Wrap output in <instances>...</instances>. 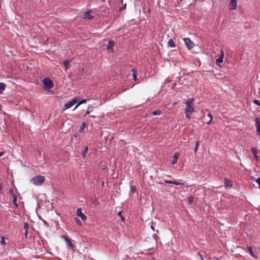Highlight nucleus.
<instances>
[{
	"label": "nucleus",
	"mask_w": 260,
	"mask_h": 260,
	"mask_svg": "<svg viewBox=\"0 0 260 260\" xmlns=\"http://www.w3.org/2000/svg\"><path fill=\"white\" fill-rule=\"evenodd\" d=\"M194 98H190L185 102L186 105L185 108V116L188 119H190L191 115L194 111Z\"/></svg>",
	"instance_id": "f257e3e1"
},
{
	"label": "nucleus",
	"mask_w": 260,
	"mask_h": 260,
	"mask_svg": "<svg viewBox=\"0 0 260 260\" xmlns=\"http://www.w3.org/2000/svg\"><path fill=\"white\" fill-rule=\"evenodd\" d=\"M43 84L44 89L45 90L49 91L54 87V84L52 80L48 78H46L43 80Z\"/></svg>",
	"instance_id": "f03ea898"
},
{
	"label": "nucleus",
	"mask_w": 260,
	"mask_h": 260,
	"mask_svg": "<svg viewBox=\"0 0 260 260\" xmlns=\"http://www.w3.org/2000/svg\"><path fill=\"white\" fill-rule=\"evenodd\" d=\"M45 177L43 176H37L31 179V182L35 185H41L45 181Z\"/></svg>",
	"instance_id": "7ed1b4c3"
},
{
	"label": "nucleus",
	"mask_w": 260,
	"mask_h": 260,
	"mask_svg": "<svg viewBox=\"0 0 260 260\" xmlns=\"http://www.w3.org/2000/svg\"><path fill=\"white\" fill-rule=\"evenodd\" d=\"M77 102H78V98H75L73 99L71 101L66 103L64 105V109H68L71 108Z\"/></svg>",
	"instance_id": "20e7f679"
},
{
	"label": "nucleus",
	"mask_w": 260,
	"mask_h": 260,
	"mask_svg": "<svg viewBox=\"0 0 260 260\" xmlns=\"http://www.w3.org/2000/svg\"><path fill=\"white\" fill-rule=\"evenodd\" d=\"M184 42L188 49H191L193 48L194 44L191 41V40L188 38H185L183 39Z\"/></svg>",
	"instance_id": "39448f33"
},
{
	"label": "nucleus",
	"mask_w": 260,
	"mask_h": 260,
	"mask_svg": "<svg viewBox=\"0 0 260 260\" xmlns=\"http://www.w3.org/2000/svg\"><path fill=\"white\" fill-rule=\"evenodd\" d=\"M76 213L77 215L80 217L82 220L85 221V220L86 219V216L82 213L81 208H78L77 210Z\"/></svg>",
	"instance_id": "423d86ee"
},
{
	"label": "nucleus",
	"mask_w": 260,
	"mask_h": 260,
	"mask_svg": "<svg viewBox=\"0 0 260 260\" xmlns=\"http://www.w3.org/2000/svg\"><path fill=\"white\" fill-rule=\"evenodd\" d=\"M237 8V0H231L229 4V9L230 10H236Z\"/></svg>",
	"instance_id": "0eeeda50"
},
{
	"label": "nucleus",
	"mask_w": 260,
	"mask_h": 260,
	"mask_svg": "<svg viewBox=\"0 0 260 260\" xmlns=\"http://www.w3.org/2000/svg\"><path fill=\"white\" fill-rule=\"evenodd\" d=\"M115 43L112 40H109L108 42V44L107 46V49L109 52H113V47H114Z\"/></svg>",
	"instance_id": "6e6552de"
},
{
	"label": "nucleus",
	"mask_w": 260,
	"mask_h": 260,
	"mask_svg": "<svg viewBox=\"0 0 260 260\" xmlns=\"http://www.w3.org/2000/svg\"><path fill=\"white\" fill-rule=\"evenodd\" d=\"M62 238L66 241V243H67L68 246L69 247V248H74V245L72 243L71 240L67 237H66V236H63Z\"/></svg>",
	"instance_id": "1a4fd4ad"
},
{
	"label": "nucleus",
	"mask_w": 260,
	"mask_h": 260,
	"mask_svg": "<svg viewBox=\"0 0 260 260\" xmlns=\"http://www.w3.org/2000/svg\"><path fill=\"white\" fill-rule=\"evenodd\" d=\"M224 185L226 188H231L233 186V182L228 178H225Z\"/></svg>",
	"instance_id": "9d476101"
},
{
	"label": "nucleus",
	"mask_w": 260,
	"mask_h": 260,
	"mask_svg": "<svg viewBox=\"0 0 260 260\" xmlns=\"http://www.w3.org/2000/svg\"><path fill=\"white\" fill-rule=\"evenodd\" d=\"M180 156V154L178 152H176L174 154V156L172 157V159L171 160V164L172 165H175L177 163V159Z\"/></svg>",
	"instance_id": "9b49d317"
},
{
	"label": "nucleus",
	"mask_w": 260,
	"mask_h": 260,
	"mask_svg": "<svg viewBox=\"0 0 260 260\" xmlns=\"http://www.w3.org/2000/svg\"><path fill=\"white\" fill-rule=\"evenodd\" d=\"M165 182L169 184H174L175 185H184V183L179 182L176 181H172L168 180H165Z\"/></svg>",
	"instance_id": "f8f14e48"
},
{
	"label": "nucleus",
	"mask_w": 260,
	"mask_h": 260,
	"mask_svg": "<svg viewBox=\"0 0 260 260\" xmlns=\"http://www.w3.org/2000/svg\"><path fill=\"white\" fill-rule=\"evenodd\" d=\"M248 252L249 253L255 258H257V255H256L253 252L252 247L251 246L248 247Z\"/></svg>",
	"instance_id": "ddd939ff"
},
{
	"label": "nucleus",
	"mask_w": 260,
	"mask_h": 260,
	"mask_svg": "<svg viewBox=\"0 0 260 260\" xmlns=\"http://www.w3.org/2000/svg\"><path fill=\"white\" fill-rule=\"evenodd\" d=\"M132 75H133V79L135 81H136L137 80V70L136 69H132Z\"/></svg>",
	"instance_id": "4468645a"
},
{
	"label": "nucleus",
	"mask_w": 260,
	"mask_h": 260,
	"mask_svg": "<svg viewBox=\"0 0 260 260\" xmlns=\"http://www.w3.org/2000/svg\"><path fill=\"white\" fill-rule=\"evenodd\" d=\"M168 46H170L172 48L175 47L176 46L174 41L172 39L169 40L168 42Z\"/></svg>",
	"instance_id": "2eb2a0df"
},
{
	"label": "nucleus",
	"mask_w": 260,
	"mask_h": 260,
	"mask_svg": "<svg viewBox=\"0 0 260 260\" xmlns=\"http://www.w3.org/2000/svg\"><path fill=\"white\" fill-rule=\"evenodd\" d=\"M223 57H224V53L223 52H222V55L220 56L217 60H216V63H222L223 62Z\"/></svg>",
	"instance_id": "dca6fc26"
},
{
	"label": "nucleus",
	"mask_w": 260,
	"mask_h": 260,
	"mask_svg": "<svg viewBox=\"0 0 260 260\" xmlns=\"http://www.w3.org/2000/svg\"><path fill=\"white\" fill-rule=\"evenodd\" d=\"M207 117H208V118H209V120L208 121L206 122V123L207 124H210L212 120H213V116L209 112L207 114Z\"/></svg>",
	"instance_id": "f3484780"
},
{
	"label": "nucleus",
	"mask_w": 260,
	"mask_h": 260,
	"mask_svg": "<svg viewBox=\"0 0 260 260\" xmlns=\"http://www.w3.org/2000/svg\"><path fill=\"white\" fill-rule=\"evenodd\" d=\"M84 18L87 19H91L93 18L92 16L90 14V11H88L85 13Z\"/></svg>",
	"instance_id": "a211bd4d"
},
{
	"label": "nucleus",
	"mask_w": 260,
	"mask_h": 260,
	"mask_svg": "<svg viewBox=\"0 0 260 260\" xmlns=\"http://www.w3.org/2000/svg\"><path fill=\"white\" fill-rule=\"evenodd\" d=\"M88 151V148L87 146L84 147V149L82 151V155L83 158H85Z\"/></svg>",
	"instance_id": "6ab92c4d"
},
{
	"label": "nucleus",
	"mask_w": 260,
	"mask_h": 260,
	"mask_svg": "<svg viewBox=\"0 0 260 260\" xmlns=\"http://www.w3.org/2000/svg\"><path fill=\"white\" fill-rule=\"evenodd\" d=\"M6 85L5 83L0 82V94L3 93L5 90Z\"/></svg>",
	"instance_id": "aec40b11"
},
{
	"label": "nucleus",
	"mask_w": 260,
	"mask_h": 260,
	"mask_svg": "<svg viewBox=\"0 0 260 260\" xmlns=\"http://www.w3.org/2000/svg\"><path fill=\"white\" fill-rule=\"evenodd\" d=\"M63 64L66 70H68L69 68V61L68 60H65L63 61Z\"/></svg>",
	"instance_id": "412c9836"
},
{
	"label": "nucleus",
	"mask_w": 260,
	"mask_h": 260,
	"mask_svg": "<svg viewBox=\"0 0 260 260\" xmlns=\"http://www.w3.org/2000/svg\"><path fill=\"white\" fill-rule=\"evenodd\" d=\"M12 198H13V204H14V206L16 208L18 207V204H17V199L16 196H14Z\"/></svg>",
	"instance_id": "4be33fe9"
},
{
	"label": "nucleus",
	"mask_w": 260,
	"mask_h": 260,
	"mask_svg": "<svg viewBox=\"0 0 260 260\" xmlns=\"http://www.w3.org/2000/svg\"><path fill=\"white\" fill-rule=\"evenodd\" d=\"M251 150L253 155L254 156V157L257 158L256 149L255 148H252Z\"/></svg>",
	"instance_id": "5701e85b"
},
{
	"label": "nucleus",
	"mask_w": 260,
	"mask_h": 260,
	"mask_svg": "<svg viewBox=\"0 0 260 260\" xmlns=\"http://www.w3.org/2000/svg\"><path fill=\"white\" fill-rule=\"evenodd\" d=\"M118 215L121 218V220L122 221H124L125 220V219H124V216H123L122 215V211H119L118 213Z\"/></svg>",
	"instance_id": "b1692460"
},
{
	"label": "nucleus",
	"mask_w": 260,
	"mask_h": 260,
	"mask_svg": "<svg viewBox=\"0 0 260 260\" xmlns=\"http://www.w3.org/2000/svg\"><path fill=\"white\" fill-rule=\"evenodd\" d=\"M162 113V112L160 110H156L152 112L153 115H159Z\"/></svg>",
	"instance_id": "393cba45"
},
{
	"label": "nucleus",
	"mask_w": 260,
	"mask_h": 260,
	"mask_svg": "<svg viewBox=\"0 0 260 260\" xmlns=\"http://www.w3.org/2000/svg\"><path fill=\"white\" fill-rule=\"evenodd\" d=\"M86 102V100L85 99L82 100V101H80L78 104L76 106L74 109H76L79 105L85 103Z\"/></svg>",
	"instance_id": "a878e982"
},
{
	"label": "nucleus",
	"mask_w": 260,
	"mask_h": 260,
	"mask_svg": "<svg viewBox=\"0 0 260 260\" xmlns=\"http://www.w3.org/2000/svg\"><path fill=\"white\" fill-rule=\"evenodd\" d=\"M200 144V142L199 141H196L195 143V147H194V152H196L198 149L199 146Z\"/></svg>",
	"instance_id": "bb28decb"
},
{
	"label": "nucleus",
	"mask_w": 260,
	"mask_h": 260,
	"mask_svg": "<svg viewBox=\"0 0 260 260\" xmlns=\"http://www.w3.org/2000/svg\"><path fill=\"white\" fill-rule=\"evenodd\" d=\"M9 193L10 196H11L12 197H13L14 196H16V195L14 193V190L12 188H11L9 190Z\"/></svg>",
	"instance_id": "cd10ccee"
},
{
	"label": "nucleus",
	"mask_w": 260,
	"mask_h": 260,
	"mask_svg": "<svg viewBox=\"0 0 260 260\" xmlns=\"http://www.w3.org/2000/svg\"><path fill=\"white\" fill-rule=\"evenodd\" d=\"M29 228V225L27 222H24V229L25 231L28 230Z\"/></svg>",
	"instance_id": "c85d7f7f"
},
{
	"label": "nucleus",
	"mask_w": 260,
	"mask_h": 260,
	"mask_svg": "<svg viewBox=\"0 0 260 260\" xmlns=\"http://www.w3.org/2000/svg\"><path fill=\"white\" fill-rule=\"evenodd\" d=\"M193 200V197L191 196H189L188 197V202L190 204H191Z\"/></svg>",
	"instance_id": "c756f323"
},
{
	"label": "nucleus",
	"mask_w": 260,
	"mask_h": 260,
	"mask_svg": "<svg viewBox=\"0 0 260 260\" xmlns=\"http://www.w3.org/2000/svg\"><path fill=\"white\" fill-rule=\"evenodd\" d=\"M75 222L76 223L78 224V225H82V223L81 222V221L80 220V219L78 218H75Z\"/></svg>",
	"instance_id": "7c9ffc66"
},
{
	"label": "nucleus",
	"mask_w": 260,
	"mask_h": 260,
	"mask_svg": "<svg viewBox=\"0 0 260 260\" xmlns=\"http://www.w3.org/2000/svg\"><path fill=\"white\" fill-rule=\"evenodd\" d=\"M5 238L4 237H3L1 239V243L2 245H3L4 246H5L6 245V242H5Z\"/></svg>",
	"instance_id": "2f4dec72"
},
{
	"label": "nucleus",
	"mask_w": 260,
	"mask_h": 260,
	"mask_svg": "<svg viewBox=\"0 0 260 260\" xmlns=\"http://www.w3.org/2000/svg\"><path fill=\"white\" fill-rule=\"evenodd\" d=\"M131 191L134 193L136 191V187L134 186H131Z\"/></svg>",
	"instance_id": "473e14b6"
},
{
	"label": "nucleus",
	"mask_w": 260,
	"mask_h": 260,
	"mask_svg": "<svg viewBox=\"0 0 260 260\" xmlns=\"http://www.w3.org/2000/svg\"><path fill=\"white\" fill-rule=\"evenodd\" d=\"M253 103L256 105L260 106V102L257 100H254Z\"/></svg>",
	"instance_id": "72a5a7b5"
},
{
	"label": "nucleus",
	"mask_w": 260,
	"mask_h": 260,
	"mask_svg": "<svg viewBox=\"0 0 260 260\" xmlns=\"http://www.w3.org/2000/svg\"><path fill=\"white\" fill-rule=\"evenodd\" d=\"M256 182L258 184L259 187L260 188V177H258L255 180Z\"/></svg>",
	"instance_id": "f704fd0d"
},
{
	"label": "nucleus",
	"mask_w": 260,
	"mask_h": 260,
	"mask_svg": "<svg viewBox=\"0 0 260 260\" xmlns=\"http://www.w3.org/2000/svg\"><path fill=\"white\" fill-rule=\"evenodd\" d=\"M85 125V124L84 123H82V125L80 127V131H83L84 129Z\"/></svg>",
	"instance_id": "c9c22d12"
},
{
	"label": "nucleus",
	"mask_w": 260,
	"mask_h": 260,
	"mask_svg": "<svg viewBox=\"0 0 260 260\" xmlns=\"http://www.w3.org/2000/svg\"><path fill=\"white\" fill-rule=\"evenodd\" d=\"M91 112L90 109L89 107L87 108V110L86 112V115H88Z\"/></svg>",
	"instance_id": "e433bc0d"
},
{
	"label": "nucleus",
	"mask_w": 260,
	"mask_h": 260,
	"mask_svg": "<svg viewBox=\"0 0 260 260\" xmlns=\"http://www.w3.org/2000/svg\"><path fill=\"white\" fill-rule=\"evenodd\" d=\"M42 221H43V222L44 223V224H45L47 226L49 225L48 223L46 220L43 219Z\"/></svg>",
	"instance_id": "4c0bfd02"
},
{
	"label": "nucleus",
	"mask_w": 260,
	"mask_h": 260,
	"mask_svg": "<svg viewBox=\"0 0 260 260\" xmlns=\"http://www.w3.org/2000/svg\"><path fill=\"white\" fill-rule=\"evenodd\" d=\"M153 238H154L155 240H157V239H158V236H157L156 235H155V234H153Z\"/></svg>",
	"instance_id": "58836bf2"
},
{
	"label": "nucleus",
	"mask_w": 260,
	"mask_h": 260,
	"mask_svg": "<svg viewBox=\"0 0 260 260\" xmlns=\"http://www.w3.org/2000/svg\"><path fill=\"white\" fill-rule=\"evenodd\" d=\"M198 255L200 256L201 260H203V256L201 254V253L199 252Z\"/></svg>",
	"instance_id": "ea45409f"
},
{
	"label": "nucleus",
	"mask_w": 260,
	"mask_h": 260,
	"mask_svg": "<svg viewBox=\"0 0 260 260\" xmlns=\"http://www.w3.org/2000/svg\"><path fill=\"white\" fill-rule=\"evenodd\" d=\"M125 7H126V4H125V5H124V6L122 7L120 9V11L123 10V9H124L125 8Z\"/></svg>",
	"instance_id": "a19ab883"
},
{
	"label": "nucleus",
	"mask_w": 260,
	"mask_h": 260,
	"mask_svg": "<svg viewBox=\"0 0 260 260\" xmlns=\"http://www.w3.org/2000/svg\"><path fill=\"white\" fill-rule=\"evenodd\" d=\"M27 234H28V230L25 231L24 235H25V238L27 237Z\"/></svg>",
	"instance_id": "79ce46f5"
},
{
	"label": "nucleus",
	"mask_w": 260,
	"mask_h": 260,
	"mask_svg": "<svg viewBox=\"0 0 260 260\" xmlns=\"http://www.w3.org/2000/svg\"><path fill=\"white\" fill-rule=\"evenodd\" d=\"M2 189H3L2 186V184L0 183V193H2Z\"/></svg>",
	"instance_id": "37998d69"
},
{
	"label": "nucleus",
	"mask_w": 260,
	"mask_h": 260,
	"mask_svg": "<svg viewBox=\"0 0 260 260\" xmlns=\"http://www.w3.org/2000/svg\"><path fill=\"white\" fill-rule=\"evenodd\" d=\"M5 153V151L1 152H0V157Z\"/></svg>",
	"instance_id": "c03bdc74"
},
{
	"label": "nucleus",
	"mask_w": 260,
	"mask_h": 260,
	"mask_svg": "<svg viewBox=\"0 0 260 260\" xmlns=\"http://www.w3.org/2000/svg\"><path fill=\"white\" fill-rule=\"evenodd\" d=\"M150 227L153 231H155L154 227L153 225H151Z\"/></svg>",
	"instance_id": "a18cd8bd"
},
{
	"label": "nucleus",
	"mask_w": 260,
	"mask_h": 260,
	"mask_svg": "<svg viewBox=\"0 0 260 260\" xmlns=\"http://www.w3.org/2000/svg\"><path fill=\"white\" fill-rule=\"evenodd\" d=\"M177 102H174V103H173V106H175V105H177Z\"/></svg>",
	"instance_id": "49530a36"
},
{
	"label": "nucleus",
	"mask_w": 260,
	"mask_h": 260,
	"mask_svg": "<svg viewBox=\"0 0 260 260\" xmlns=\"http://www.w3.org/2000/svg\"><path fill=\"white\" fill-rule=\"evenodd\" d=\"M102 1V2L104 3L105 2V0H101Z\"/></svg>",
	"instance_id": "de8ad7c7"
},
{
	"label": "nucleus",
	"mask_w": 260,
	"mask_h": 260,
	"mask_svg": "<svg viewBox=\"0 0 260 260\" xmlns=\"http://www.w3.org/2000/svg\"><path fill=\"white\" fill-rule=\"evenodd\" d=\"M180 1H182V0H180Z\"/></svg>",
	"instance_id": "09e8293b"
}]
</instances>
